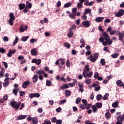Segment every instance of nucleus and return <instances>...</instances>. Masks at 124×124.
Segmentation results:
<instances>
[{
  "mask_svg": "<svg viewBox=\"0 0 124 124\" xmlns=\"http://www.w3.org/2000/svg\"><path fill=\"white\" fill-rule=\"evenodd\" d=\"M110 95L108 93H106L103 96V100H107V99L108 98V96H109Z\"/></svg>",
  "mask_w": 124,
  "mask_h": 124,
  "instance_id": "cd10ccee",
  "label": "nucleus"
},
{
  "mask_svg": "<svg viewBox=\"0 0 124 124\" xmlns=\"http://www.w3.org/2000/svg\"><path fill=\"white\" fill-rule=\"evenodd\" d=\"M27 29H28V26L21 25L19 29V32H20L21 33H22V32H24L25 31H27Z\"/></svg>",
  "mask_w": 124,
  "mask_h": 124,
  "instance_id": "423d86ee",
  "label": "nucleus"
},
{
  "mask_svg": "<svg viewBox=\"0 0 124 124\" xmlns=\"http://www.w3.org/2000/svg\"><path fill=\"white\" fill-rule=\"evenodd\" d=\"M66 66L67 67H70V61H69L68 60L66 61Z\"/></svg>",
  "mask_w": 124,
  "mask_h": 124,
  "instance_id": "6e6d98bb",
  "label": "nucleus"
},
{
  "mask_svg": "<svg viewBox=\"0 0 124 124\" xmlns=\"http://www.w3.org/2000/svg\"><path fill=\"white\" fill-rule=\"evenodd\" d=\"M91 79H85V83L86 84H91Z\"/></svg>",
  "mask_w": 124,
  "mask_h": 124,
  "instance_id": "0e129e2a",
  "label": "nucleus"
},
{
  "mask_svg": "<svg viewBox=\"0 0 124 124\" xmlns=\"http://www.w3.org/2000/svg\"><path fill=\"white\" fill-rule=\"evenodd\" d=\"M32 79L33 83H36L38 80V75L37 74L33 75Z\"/></svg>",
  "mask_w": 124,
  "mask_h": 124,
  "instance_id": "f8f14e48",
  "label": "nucleus"
},
{
  "mask_svg": "<svg viewBox=\"0 0 124 124\" xmlns=\"http://www.w3.org/2000/svg\"><path fill=\"white\" fill-rule=\"evenodd\" d=\"M93 56L96 60L98 59V54L97 53H94Z\"/></svg>",
  "mask_w": 124,
  "mask_h": 124,
  "instance_id": "680f3d73",
  "label": "nucleus"
},
{
  "mask_svg": "<svg viewBox=\"0 0 124 124\" xmlns=\"http://www.w3.org/2000/svg\"><path fill=\"white\" fill-rule=\"evenodd\" d=\"M9 79H10V78H7L5 79V83H4L3 84V86L4 87H7V86H8V85L9 84V82H8V80H9Z\"/></svg>",
  "mask_w": 124,
  "mask_h": 124,
  "instance_id": "dca6fc26",
  "label": "nucleus"
},
{
  "mask_svg": "<svg viewBox=\"0 0 124 124\" xmlns=\"http://www.w3.org/2000/svg\"><path fill=\"white\" fill-rule=\"evenodd\" d=\"M102 36L99 38V41L102 43L104 46L106 45H112L113 40L110 39V36L108 35L107 32H105L102 34Z\"/></svg>",
  "mask_w": 124,
  "mask_h": 124,
  "instance_id": "f257e3e1",
  "label": "nucleus"
},
{
  "mask_svg": "<svg viewBox=\"0 0 124 124\" xmlns=\"http://www.w3.org/2000/svg\"><path fill=\"white\" fill-rule=\"evenodd\" d=\"M118 105H119V103L118 101H116L112 104V107H113V108H117Z\"/></svg>",
  "mask_w": 124,
  "mask_h": 124,
  "instance_id": "c85d7f7f",
  "label": "nucleus"
},
{
  "mask_svg": "<svg viewBox=\"0 0 124 124\" xmlns=\"http://www.w3.org/2000/svg\"><path fill=\"white\" fill-rule=\"evenodd\" d=\"M73 31L71 30H69V32L68 33L67 36L69 38L72 37L74 35Z\"/></svg>",
  "mask_w": 124,
  "mask_h": 124,
  "instance_id": "aec40b11",
  "label": "nucleus"
},
{
  "mask_svg": "<svg viewBox=\"0 0 124 124\" xmlns=\"http://www.w3.org/2000/svg\"><path fill=\"white\" fill-rule=\"evenodd\" d=\"M20 105H21V102H19L18 103L14 101H11L10 102V105H11V106L13 108H15L16 110H18V108H19V107H20Z\"/></svg>",
  "mask_w": 124,
  "mask_h": 124,
  "instance_id": "7ed1b4c3",
  "label": "nucleus"
},
{
  "mask_svg": "<svg viewBox=\"0 0 124 124\" xmlns=\"http://www.w3.org/2000/svg\"><path fill=\"white\" fill-rule=\"evenodd\" d=\"M46 85L48 87H51V86H52V81H51V80H47L46 82Z\"/></svg>",
  "mask_w": 124,
  "mask_h": 124,
  "instance_id": "473e14b6",
  "label": "nucleus"
},
{
  "mask_svg": "<svg viewBox=\"0 0 124 124\" xmlns=\"http://www.w3.org/2000/svg\"><path fill=\"white\" fill-rule=\"evenodd\" d=\"M37 74L39 75V79L40 81H42L43 80V74L44 77H47L48 75L46 73H45V72L42 70H39L37 72Z\"/></svg>",
  "mask_w": 124,
  "mask_h": 124,
  "instance_id": "f03ea898",
  "label": "nucleus"
},
{
  "mask_svg": "<svg viewBox=\"0 0 124 124\" xmlns=\"http://www.w3.org/2000/svg\"><path fill=\"white\" fill-rule=\"evenodd\" d=\"M37 40H38L37 39L32 38L30 40V43H34V42H37Z\"/></svg>",
  "mask_w": 124,
  "mask_h": 124,
  "instance_id": "58836bf2",
  "label": "nucleus"
},
{
  "mask_svg": "<svg viewBox=\"0 0 124 124\" xmlns=\"http://www.w3.org/2000/svg\"><path fill=\"white\" fill-rule=\"evenodd\" d=\"M69 86L67 84H63L61 87V90H65V89H68Z\"/></svg>",
  "mask_w": 124,
  "mask_h": 124,
  "instance_id": "5701e85b",
  "label": "nucleus"
},
{
  "mask_svg": "<svg viewBox=\"0 0 124 124\" xmlns=\"http://www.w3.org/2000/svg\"><path fill=\"white\" fill-rule=\"evenodd\" d=\"M29 36H23L21 38V40L22 41H23L24 42H26L28 40V39L29 38Z\"/></svg>",
  "mask_w": 124,
  "mask_h": 124,
  "instance_id": "a878e982",
  "label": "nucleus"
},
{
  "mask_svg": "<svg viewBox=\"0 0 124 124\" xmlns=\"http://www.w3.org/2000/svg\"><path fill=\"white\" fill-rule=\"evenodd\" d=\"M69 16L71 19H75V16H76V15L72 13L69 14Z\"/></svg>",
  "mask_w": 124,
  "mask_h": 124,
  "instance_id": "bb28decb",
  "label": "nucleus"
},
{
  "mask_svg": "<svg viewBox=\"0 0 124 124\" xmlns=\"http://www.w3.org/2000/svg\"><path fill=\"white\" fill-rule=\"evenodd\" d=\"M116 84L117 86H118L119 87H122L123 83V81H122L120 80H119L116 82Z\"/></svg>",
  "mask_w": 124,
  "mask_h": 124,
  "instance_id": "412c9836",
  "label": "nucleus"
},
{
  "mask_svg": "<svg viewBox=\"0 0 124 124\" xmlns=\"http://www.w3.org/2000/svg\"><path fill=\"white\" fill-rule=\"evenodd\" d=\"M66 96H70L71 95V92L69 90H66L65 91Z\"/></svg>",
  "mask_w": 124,
  "mask_h": 124,
  "instance_id": "b1692460",
  "label": "nucleus"
},
{
  "mask_svg": "<svg viewBox=\"0 0 124 124\" xmlns=\"http://www.w3.org/2000/svg\"><path fill=\"white\" fill-rule=\"evenodd\" d=\"M17 50L16 49L14 50H9L8 53L7 54V56H8L9 57H12L13 54H15L16 53Z\"/></svg>",
  "mask_w": 124,
  "mask_h": 124,
  "instance_id": "9d476101",
  "label": "nucleus"
},
{
  "mask_svg": "<svg viewBox=\"0 0 124 124\" xmlns=\"http://www.w3.org/2000/svg\"><path fill=\"white\" fill-rule=\"evenodd\" d=\"M117 119L118 121H120L121 122H123L124 121V117L122 115H120V116H118Z\"/></svg>",
  "mask_w": 124,
  "mask_h": 124,
  "instance_id": "c9c22d12",
  "label": "nucleus"
},
{
  "mask_svg": "<svg viewBox=\"0 0 124 124\" xmlns=\"http://www.w3.org/2000/svg\"><path fill=\"white\" fill-rule=\"evenodd\" d=\"M104 20V17H98L95 19V22H96L97 23H100L102 22Z\"/></svg>",
  "mask_w": 124,
  "mask_h": 124,
  "instance_id": "ddd939ff",
  "label": "nucleus"
},
{
  "mask_svg": "<svg viewBox=\"0 0 124 124\" xmlns=\"http://www.w3.org/2000/svg\"><path fill=\"white\" fill-rule=\"evenodd\" d=\"M29 85H30V81H26L24 82H23V83L22 85V88H23V89H27Z\"/></svg>",
  "mask_w": 124,
  "mask_h": 124,
  "instance_id": "9b49d317",
  "label": "nucleus"
},
{
  "mask_svg": "<svg viewBox=\"0 0 124 124\" xmlns=\"http://www.w3.org/2000/svg\"><path fill=\"white\" fill-rule=\"evenodd\" d=\"M70 6H71V4L70 3H67L64 5V7H70Z\"/></svg>",
  "mask_w": 124,
  "mask_h": 124,
  "instance_id": "5fc2aeb1",
  "label": "nucleus"
},
{
  "mask_svg": "<svg viewBox=\"0 0 124 124\" xmlns=\"http://www.w3.org/2000/svg\"><path fill=\"white\" fill-rule=\"evenodd\" d=\"M82 103L84 104L85 106H87V100L85 99H82Z\"/></svg>",
  "mask_w": 124,
  "mask_h": 124,
  "instance_id": "69168bd1",
  "label": "nucleus"
},
{
  "mask_svg": "<svg viewBox=\"0 0 124 124\" xmlns=\"http://www.w3.org/2000/svg\"><path fill=\"white\" fill-rule=\"evenodd\" d=\"M32 63H36L37 65H39L41 63V59H33L31 61Z\"/></svg>",
  "mask_w": 124,
  "mask_h": 124,
  "instance_id": "0eeeda50",
  "label": "nucleus"
},
{
  "mask_svg": "<svg viewBox=\"0 0 124 124\" xmlns=\"http://www.w3.org/2000/svg\"><path fill=\"white\" fill-rule=\"evenodd\" d=\"M124 36V35H123V33H121L119 34V40H121V41H123V37Z\"/></svg>",
  "mask_w": 124,
  "mask_h": 124,
  "instance_id": "c03bdc74",
  "label": "nucleus"
},
{
  "mask_svg": "<svg viewBox=\"0 0 124 124\" xmlns=\"http://www.w3.org/2000/svg\"><path fill=\"white\" fill-rule=\"evenodd\" d=\"M89 70H90V66H89V65H85L84 67L83 74L86 73V72H89Z\"/></svg>",
  "mask_w": 124,
  "mask_h": 124,
  "instance_id": "4468645a",
  "label": "nucleus"
},
{
  "mask_svg": "<svg viewBox=\"0 0 124 124\" xmlns=\"http://www.w3.org/2000/svg\"><path fill=\"white\" fill-rule=\"evenodd\" d=\"M68 86H69L71 88H72V87H74V86H75V83L74 82L70 83H69Z\"/></svg>",
  "mask_w": 124,
  "mask_h": 124,
  "instance_id": "052dcab7",
  "label": "nucleus"
},
{
  "mask_svg": "<svg viewBox=\"0 0 124 124\" xmlns=\"http://www.w3.org/2000/svg\"><path fill=\"white\" fill-rule=\"evenodd\" d=\"M87 60H89L92 62H94L96 60V59L94 58L93 56V55H90L89 57H87Z\"/></svg>",
  "mask_w": 124,
  "mask_h": 124,
  "instance_id": "a211bd4d",
  "label": "nucleus"
},
{
  "mask_svg": "<svg viewBox=\"0 0 124 124\" xmlns=\"http://www.w3.org/2000/svg\"><path fill=\"white\" fill-rule=\"evenodd\" d=\"M74 29H76V25L75 24H73L71 27L69 28V31H73Z\"/></svg>",
  "mask_w": 124,
  "mask_h": 124,
  "instance_id": "a19ab883",
  "label": "nucleus"
},
{
  "mask_svg": "<svg viewBox=\"0 0 124 124\" xmlns=\"http://www.w3.org/2000/svg\"><path fill=\"white\" fill-rule=\"evenodd\" d=\"M99 77V73L98 72H96L94 75V78L95 79Z\"/></svg>",
  "mask_w": 124,
  "mask_h": 124,
  "instance_id": "a18cd8bd",
  "label": "nucleus"
},
{
  "mask_svg": "<svg viewBox=\"0 0 124 124\" xmlns=\"http://www.w3.org/2000/svg\"><path fill=\"white\" fill-rule=\"evenodd\" d=\"M43 111V109H42V108H39L37 112H38V113H42Z\"/></svg>",
  "mask_w": 124,
  "mask_h": 124,
  "instance_id": "e2e57ef3",
  "label": "nucleus"
},
{
  "mask_svg": "<svg viewBox=\"0 0 124 124\" xmlns=\"http://www.w3.org/2000/svg\"><path fill=\"white\" fill-rule=\"evenodd\" d=\"M111 22V19L109 18H107L105 20V23H110Z\"/></svg>",
  "mask_w": 124,
  "mask_h": 124,
  "instance_id": "338daca9",
  "label": "nucleus"
},
{
  "mask_svg": "<svg viewBox=\"0 0 124 124\" xmlns=\"http://www.w3.org/2000/svg\"><path fill=\"white\" fill-rule=\"evenodd\" d=\"M81 100H82V99L80 97H78L76 100V104H79L80 102H81Z\"/></svg>",
  "mask_w": 124,
  "mask_h": 124,
  "instance_id": "ea45409f",
  "label": "nucleus"
},
{
  "mask_svg": "<svg viewBox=\"0 0 124 124\" xmlns=\"http://www.w3.org/2000/svg\"><path fill=\"white\" fill-rule=\"evenodd\" d=\"M64 46L66 47V48H67V49H69L70 48V44L68 43H65L64 44Z\"/></svg>",
  "mask_w": 124,
  "mask_h": 124,
  "instance_id": "37998d69",
  "label": "nucleus"
},
{
  "mask_svg": "<svg viewBox=\"0 0 124 124\" xmlns=\"http://www.w3.org/2000/svg\"><path fill=\"white\" fill-rule=\"evenodd\" d=\"M72 13H73L74 14H76V12L77 11V9L76 8H74L72 9Z\"/></svg>",
  "mask_w": 124,
  "mask_h": 124,
  "instance_id": "864d4df0",
  "label": "nucleus"
},
{
  "mask_svg": "<svg viewBox=\"0 0 124 124\" xmlns=\"http://www.w3.org/2000/svg\"><path fill=\"white\" fill-rule=\"evenodd\" d=\"M59 61L61 62V64H62V65H63V64H64L65 62V59H60L59 60Z\"/></svg>",
  "mask_w": 124,
  "mask_h": 124,
  "instance_id": "e433bc0d",
  "label": "nucleus"
},
{
  "mask_svg": "<svg viewBox=\"0 0 124 124\" xmlns=\"http://www.w3.org/2000/svg\"><path fill=\"white\" fill-rule=\"evenodd\" d=\"M20 93V96H24L25 95V92L24 91H20L19 92Z\"/></svg>",
  "mask_w": 124,
  "mask_h": 124,
  "instance_id": "bf43d9fd",
  "label": "nucleus"
},
{
  "mask_svg": "<svg viewBox=\"0 0 124 124\" xmlns=\"http://www.w3.org/2000/svg\"><path fill=\"white\" fill-rule=\"evenodd\" d=\"M95 106L97 108H101L102 107V104L100 102L96 103Z\"/></svg>",
  "mask_w": 124,
  "mask_h": 124,
  "instance_id": "72a5a7b5",
  "label": "nucleus"
},
{
  "mask_svg": "<svg viewBox=\"0 0 124 124\" xmlns=\"http://www.w3.org/2000/svg\"><path fill=\"white\" fill-rule=\"evenodd\" d=\"M124 14V11L123 9L120 10L118 12L115 14V16L119 18L121 16H123Z\"/></svg>",
  "mask_w": 124,
  "mask_h": 124,
  "instance_id": "39448f33",
  "label": "nucleus"
},
{
  "mask_svg": "<svg viewBox=\"0 0 124 124\" xmlns=\"http://www.w3.org/2000/svg\"><path fill=\"white\" fill-rule=\"evenodd\" d=\"M6 51L5 49L3 48H0V53H2V54H4L5 53Z\"/></svg>",
  "mask_w": 124,
  "mask_h": 124,
  "instance_id": "3c124183",
  "label": "nucleus"
},
{
  "mask_svg": "<svg viewBox=\"0 0 124 124\" xmlns=\"http://www.w3.org/2000/svg\"><path fill=\"white\" fill-rule=\"evenodd\" d=\"M83 75L85 78H87V77H92V76H93V72H87L86 73L83 74Z\"/></svg>",
  "mask_w": 124,
  "mask_h": 124,
  "instance_id": "6e6552de",
  "label": "nucleus"
},
{
  "mask_svg": "<svg viewBox=\"0 0 124 124\" xmlns=\"http://www.w3.org/2000/svg\"><path fill=\"white\" fill-rule=\"evenodd\" d=\"M19 91V89L15 88L13 90V93H14L15 95H17V93Z\"/></svg>",
  "mask_w": 124,
  "mask_h": 124,
  "instance_id": "c756f323",
  "label": "nucleus"
},
{
  "mask_svg": "<svg viewBox=\"0 0 124 124\" xmlns=\"http://www.w3.org/2000/svg\"><path fill=\"white\" fill-rule=\"evenodd\" d=\"M37 49L36 48H33L31 51V54L33 56H37Z\"/></svg>",
  "mask_w": 124,
  "mask_h": 124,
  "instance_id": "f3484780",
  "label": "nucleus"
},
{
  "mask_svg": "<svg viewBox=\"0 0 124 124\" xmlns=\"http://www.w3.org/2000/svg\"><path fill=\"white\" fill-rule=\"evenodd\" d=\"M32 123L33 124H37L38 123V119L37 117H32Z\"/></svg>",
  "mask_w": 124,
  "mask_h": 124,
  "instance_id": "6ab92c4d",
  "label": "nucleus"
},
{
  "mask_svg": "<svg viewBox=\"0 0 124 124\" xmlns=\"http://www.w3.org/2000/svg\"><path fill=\"white\" fill-rule=\"evenodd\" d=\"M25 6H26V5L25 4H19V9L20 10H22L25 8Z\"/></svg>",
  "mask_w": 124,
  "mask_h": 124,
  "instance_id": "2f4dec72",
  "label": "nucleus"
},
{
  "mask_svg": "<svg viewBox=\"0 0 124 124\" xmlns=\"http://www.w3.org/2000/svg\"><path fill=\"white\" fill-rule=\"evenodd\" d=\"M105 117L108 120L110 119V117H111V115H110V113L108 111L107 112V113L105 114Z\"/></svg>",
  "mask_w": 124,
  "mask_h": 124,
  "instance_id": "7c9ffc66",
  "label": "nucleus"
},
{
  "mask_svg": "<svg viewBox=\"0 0 124 124\" xmlns=\"http://www.w3.org/2000/svg\"><path fill=\"white\" fill-rule=\"evenodd\" d=\"M44 123L46 124H51V121L49 120H47V119H46L44 121Z\"/></svg>",
  "mask_w": 124,
  "mask_h": 124,
  "instance_id": "603ef678",
  "label": "nucleus"
},
{
  "mask_svg": "<svg viewBox=\"0 0 124 124\" xmlns=\"http://www.w3.org/2000/svg\"><path fill=\"white\" fill-rule=\"evenodd\" d=\"M82 26H84V27H85V28H89L91 26V23H90V21L87 20L84 21L82 23Z\"/></svg>",
  "mask_w": 124,
  "mask_h": 124,
  "instance_id": "1a4fd4ad",
  "label": "nucleus"
},
{
  "mask_svg": "<svg viewBox=\"0 0 124 124\" xmlns=\"http://www.w3.org/2000/svg\"><path fill=\"white\" fill-rule=\"evenodd\" d=\"M18 40H19V37L16 36L15 41L13 42V44H14V45H16V44H17V43H18Z\"/></svg>",
  "mask_w": 124,
  "mask_h": 124,
  "instance_id": "79ce46f5",
  "label": "nucleus"
},
{
  "mask_svg": "<svg viewBox=\"0 0 124 124\" xmlns=\"http://www.w3.org/2000/svg\"><path fill=\"white\" fill-rule=\"evenodd\" d=\"M3 40H4V41H5L6 42H7V41H8V40H9V38L7 36H4L3 38Z\"/></svg>",
  "mask_w": 124,
  "mask_h": 124,
  "instance_id": "09e8293b",
  "label": "nucleus"
},
{
  "mask_svg": "<svg viewBox=\"0 0 124 124\" xmlns=\"http://www.w3.org/2000/svg\"><path fill=\"white\" fill-rule=\"evenodd\" d=\"M100 62L102 65H105V60H104V59H101L100 61Z\"/></svg>",
  "mask_w": 124,
  "mask_h": 124,
  "instance_id": "4c0bfd02",
  "label": "nucleus"
},
{
  "mask_svg": "<svg viewBox=\"0 0 124 124\" xmlns=\"http://www.w3.org/2000/svg\"><path fill=\"white\" fill-rule=\"evenodd\" d=\"M26 7L27 8L31 9V7H32V3H30L29 1H27L26 2Z\"/></svg>",
  "mask_w": 124,
  "mask_h": 124,
  "instance_id": "2eb2a0df",
  "label": "nucleus"
},
{
  "mask_svg": "<svg viewBox=\"0 0 124 124\" xmlns=\"http://www.w3.org/2000/svg\"><path fill=\"white\" fill-rule=\"evenodd\" d=\"M66 99L62 100L60 102L59 104H63L64 103H66Z\"/></svg>",
  "mask_w": 124,
  "mask_h": 124,
  "instance_id": "8fccbe9b",
  "label": "nucleus"
},
{
  "mask_svg": "<svg viewBox=\"0 0 124 124\" xmlns=\"http://www.w3.org/2000/svg\"><path fill=\"white\" fill-rule=\"evenodd\" d=\"M103 51H105V52H108L109 51V48L107 46H105L103 48Z\"/></svg>",
  "mask_w": 124,
  "mask_h": 124,
  "instance_id": "4d7b16f0",
  "label": "nucleus"
},
{
  "mask_svg": "<svg viewBox=\"0 0 124 124\" xmlns=\"http://www.w3.org/2000/svg\"><path fill=\"white\" fill-rule=\"evenodd\" d=\"M27 118V115H20L17 118V120H24Z\"/></svg>",
  "mask_w": 124,
  "mask_h": 124,
  "instance_id": "393cba45",
  "label": "nucleus"
},
{
  "mask_svg": "<svg viewBox=\"0 0 124 124\" xmlns=\"http://www.w3.org/2000/svg\"><path fill=\"white\" fill-rule=\"evenodd\" d=\"M86 106H85L84 104V105H83V104L80 105V108H81V109H82L83 110H84V109H85V108H86Z\"/></svg>",
  "mask_w": 124,
  "mask_h": 124,
  "instance_id": "13d9d810",
  "label": "nucleus"
},
{
  "mask_svg": "<svg viewBox=\"0 0 124 124\" xmlns=\"http://www.w3.org/2000/svg\"><path fill=\"white\" fill-rule=\"evenodd\" d=\"M62 120H56V124H62Z\"/></svg>",
  "mask_w": 124,
  "mask_h": 124,
  "instance_id": "774afa93",
  "label": "nucleus"
},
{
  "mask_svg": "<svg viewBox=\"0 0 124 124\" xmlns=\"http://www.w3.org/2000/svg\"><path fill=\"white\" fill-rule=\"evenodd\" d=\"M118 56H119V54L118 53H114L111 55V57H113V59L118 58Z\"/></svg>",
  "mask_w": 124,
  "mask_h": 124,
  "instance_id": "49530a36",
  "label": "nucleus"
},
{
  "mask_svg": "<svg viewBox=\"0 0 124 124\" xmlns=\"http://www.w3.org/2000/svg\"><path fill=\"white\" fill-rule=\"evenodd\" d=\"M10 18L8 20V23L10 26H13V21L15 20V16H14V14L13 13H10L9 15Z\"/></svg>",
  "mask_w": 124,
  "mask_h": 124,
  "instance_id": "20e7f679",
  "label": "nucleus"
},
{
  "mask_svg": "<svg viewBox=\"0 0 124 124\" xmlns=\"http://www.w3.org/2000/svg\"><path fill=\"white\" fill-rule=\"evenodd\" d=\"M91 108L93 109L94 113H96V112H97V107L95 105L92 106Z\"/></svg>",
  "mask_w": 124,
  "mask_h": 124,
  "instance_id": "4be33fe9",
  "label": "nucleus"
},
{
  "mask_svg": "<svg viewBox=\"0 0 124 124\" xmlns=\"http://www.w3.org/2000/svg\"><path fill=\"white\" fill-rule=\"evenodd\" d=\"M98 85H99V82H97L95 83H93L91 87H93V88H95L96 87V86H98Z\"/></svg>",
  "mask_w": 124,
  "mask_h": 124,
  "instance_id": "de8ad7c7",
  "label": "nucleus"
},
{
  "mask_svg": "<svg viewBox=\"0 0 124 124\" xmlns=\"http://www.w3.org/2000/svg\"><path fill=\"white\" fill-rule=\"evenodd\" d=\"M101 98H102V96L101 94H99L96 96V99L98 101H100L101 100Z\"/></svg>",
  "mask_w": 124,
  "mask_h": 124,
  "instance_id": "f704fd0d",
  "label": "nucleus"
}]
</instances>
